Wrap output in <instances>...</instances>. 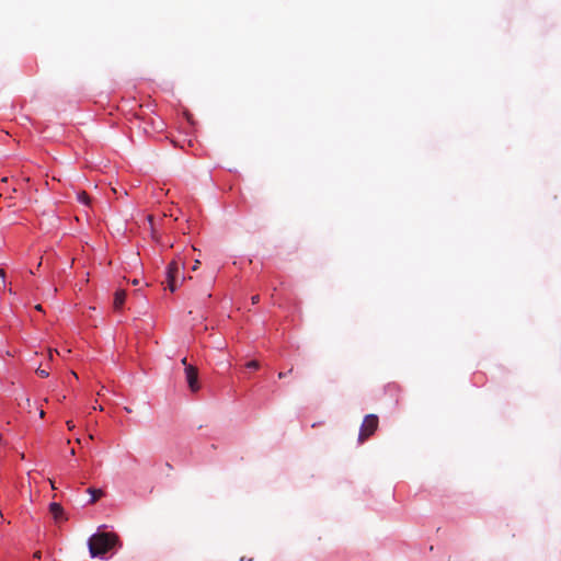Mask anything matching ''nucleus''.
<instances>
[{"label":"nucleus","instance_id":"17","mask_svg":"<svg viewBox=\"0 0 561 561\" xmlns=\"http://www.w3.org/2000/svg\"><path fill=\"white\" fill-rule=\"evenodd\" d=\"M34 558L39 559V558H41V551H36V552L34 553Z\"/></svg>","mask_w":561,"mask_h":561},{"label":"nucleus","instance_id":"4","mask_svg":"<svg viewBox=\"0 0 561 561\" xmlns=\"http://www.w3.org/2000/svg\"><path fill=\"white\" fill-rule=\"evenodd\" d=\"M185 381L191 392L195 393L201 389L198 380V370L193 365H186L184 368Z\"/></svg>","mask_w":561,"mask_h":561},{"label":"nucleus","instance_id":"2","mask_svg":"<svg viewBox=\"0 0 561 561\" xmlns=\"http://www.w3.org/2000/svg\"><path fill=\"white\" fill-rule=\"evenodd\" d=\"M379 419L376 414H367L360 425L358 443L363 444L378 430Z\"/></svg>","mask_w":561,"mask_h":561},{"label":"nucleus","instance_id":"23","mask_svg":"<svg viewBox=\"0 0 561 561\" xmlns=\"http://www.w3.org/2000/svg\"><path fill=\"white\" fill-rule=\"evenodd\" d=\"M51 489H55L54 482L50 480Z\"/></svg>","mask_w":561,"mask_h":561},{"label":"nucleus","instance_id":"21","mask_svg":"<svg viewBox=\"0 0 561 561\" xmlns=\"http://www.w3.org/2000/svg\"><path fill=\"white\" fill-rule=\"evenodd\" d=\"M70 454H71V456H73L76 454L75 448H71Z\"/></svg>","mask_w":561,"mask_h":561},{"label":"nucleus","instance_id":"9","mask_svg":"<svg viewBox=\"0 0 561 561\" xmlns=\"http://www.w3.org/2000/svg\"><path fill=\"white\" fill-rule=\"evenodd\" d=\"M247 367L250 369H259L260 363L257 360H250L249 363H247Z\"/></svg>","mask_w":561,"mask_h":561},{"label":"nucleus","instance_id":"25","mask_svg":"<svg viewBox=\"0 0 561 561\" xmlns=\"http://www.w3.org/2000/svg\"><path fill=\"white\" fill-rule=\"evenodd\" d=\"M2 287L5 288V289H9V286H7V284L2 285Z\"/></svg>","mask_w":561,"mask_h":561},{"label":"nucleus","instance_id":"19","mask_svg":"<svg viewBox=\"0 0 561 561\" xmlns=\"http://www.w3.org/2000/svg\"><path fill=\"white\" fill-rule=\"evenodd\" d=\"M131 284L136 286V285H138V284H139V280H138V279H134V280L131 282Z\"/></svg>","mask_w":561,"mask_h":561},{"label":"nucleus","instance_id":"11","mask_svg":"<svg viewBox=\"0 0 561 561\" xmlns=\"http://www.w3.org/2000/svg\"><path fill=\"white\" fill-rule=\"evenodd\" d=\"M0 280L2 285H5V271L3 268H0Z\"/></svg>","mask_w":561,"mask_h":561},{"label":"nucleus","instance_id":"3","mask_svg":"<svg viewBox=\"0 0 561 561\" xmlns=\"http://www.w3.org/2000/svg\"><path fill=\"white\" fill-rule=\"evenodd\" d=\"M183 265H184V263L181 261V257L174 259L168 265L167 282H168V287L171 291H175V289H176V284H175L176 275L180 271V267Z\"/></svg>","mask_w":561,"mask_h":561},{"label":"nucleus","instance_id":"15","mask_svg":"<svg viewBox=\"0 0 561 561\" xmlns=\"http://www.w3.org/2000/svg\"><path fill=\"white\" fill-rule=\"evenodd\" d=\"M201 264V262L198 260L195 261V264L193 266V271L197 270L198 265Z\"/></svg>","mask_w":561,"mask_h":561},{"label":"nucleus","instance_id":"5","mask_svg":"<svg viewBox=\"0 0 561 561\" xmlns=\"http://www.w3.org/2000/svg\"><path fill=\"white\" fill-rule=\"evenodd\" d=\"M49 513L55 520H59L64 515V508L59 503L53 502L49 504Z\"/></svg>","mask_w":561,"mask_h":561},{"label":"nucleus","instance_id":"8","mask_svg":"<svg viewBox=\"0 0 561 561\" xmlns=\"http://www.w3.org/2000/svg\"><path fill=\"white\" fill-rule=\"evenodd\" d=\"M77 198H78V201H79L80 203H82V204H84V205H88V206H89V205H90V203H91V199H90L89 195H88L85 192H80V193H78Z\"/></svg>","mask_w":561,"mask_h":561},{"label":"nucleus","instance_id":"6","mask_svg":"<svg viewBox=\"0 0 561 561\" xmlns=\"http://www.w3.org/2000/svg\"><path fill=\"white\" fill-rule=\"evenodd\" d=\"M126 293L125 290H117L114 296V308L121 309L125 302Z\"/></svg>","mask_w":561,"mask_h":561},{"label":"nucleus","instance_id":"24","mask_svg":"<svg viewBox=\"0 0 561 561\" xmlns=\"http://www.w3.org/2000/svg\"><path fill=\"white\" fill-rule=\"evenodd\" d=\"M2 287L5 288V289H9V286H7V284L2 285Z\"/></svg>","mask_w":561,"mask_h":561},{"label":"nucleus","instance_id":"7","mask_svg":"<svg viewBox=\"0 0 561 561\" xmlns=\"http://www.w3.org/2000/svg\"><path fill=\"white\" fill-rule=\"evenodd\" d=\"M88 492L91 495V499L89 501L90 504L95 503L104 495V492L101 489L89 488Z\"/></svg>","mask_w":561,"mask_h":561},{"label":"nucleus","instance_id":"22","mask_svg":"<svg viewBox=\"0 0 561 561\" xmlns=\"http://www.w3.org/2000/svg\"><path fill=\"white\" fill-rule=\"evenodd\" d=\"M44 414H45V413H44V411L42 410V411L39 412L41 417H43V416H44Z\"/></svg>","mask_w":561,"mask_h":561},{"label":"nucleus","instance_id":"13","mask_svg":"<svg viewBox=\"0 0 561 561\" xmlns=\"http://www.w3.org/2000/svg\"><path fill=\"white\" fill-rule=\"evenodd\" d=\"M251 301L253 305H256L260 301V296L259 295L252 296Z\"/></svg>","mask_w":561,"mask_h":561},{"label":"nucleus","instance_id":"12","mask_svg":"<svg viewBox=\"0 0 561 561\" xmlns=\"http://www.w3.org/2000/svg\"><path fill=\"white\" fill-rule=\"evenodd\" d=\"M293 373V368H290L287 373H278V378H285L287 377L288 374H291Z\"/></svg>","mask_w":561,"mask_h":561},{"label":"nucleus","instance_id":"14","mask_svg":"<svg viewBox=\"0 0 561 561\" xmlns=\"http://www.w3.org/2000/svg\"><path fill=\"white\" fill-rule=\"evenodd\" d=\"M67 426H68V428H69V430H71V428H73V427H75V425H73L72 421H68V422H67Z\"/></svg>","mask_w":561,"mask_h":561},{"label":"nucleus","instance_id":"16","mask_svg":"<svg viewBox=\"0 0 561 561\" xmlns=\"http://www.w3.org/2000/svg\"><path fill=\"white\" fill-rule=\"evenodd\" d=\"M181 363H182V365H184V368L186 367V365H188L186 357L182 358Z\"/></svg>","mask_w":561,"mask_h":561},{"label":"nucleus","instance_id":"18","mask_svg":"<svg viewBox=\"0 0 561 561\" xmlns=\"http://www.w3.org/2000/svg\"><path fill=\"white\" fill-rule=\"evenodd\" d=\"M35 309L38 310V311H42L43 310L42 305H36Z\"/></svg>","mask_w":561,"mask_h":561},{"label":"nucleus","instance_id":"1","mask_svg":"<svg viewBox=\"0 0 561 561\" xmlns=\"http://www.w3.org/2000/svg\"><path fill=\"white\" fill-rule=\"evenodd\" d=\"M119 542L118 536L113 531H101L93 534L88 540L91 558L105 559Z\"/></svg>","mask_w":561,"mask_h":561},{"label":"nucleus","instance_id":"20","mask_svg":"<svg viewBox=\"0 0 561 561\" xmlns=\"http://www.w3.org/2000/svg\"><path fill=\"white\" fill-rule=\"evenodd\" d=\"M126 412L130 413L131 412V409H129L128 407H125L124 408Z\"/></svg>","mask_w":561,"mask_h":561},{"label":"nucleus","instance_id":"10","mask_svg":"<svg viewBox=\"0 0 561 561\" xmlns=\"http://www.w3.org/2000/svg\"><path fill=\"white\" fill-rule=\"evenodd\" d=\"M36 373H37V375H38V376H41L42 378H46V377H48V376H49V373H48V370H46V369L38 368V369L36 370Z\"/></svg>","mask_w":561,"mask_h":561}]
</instances>
